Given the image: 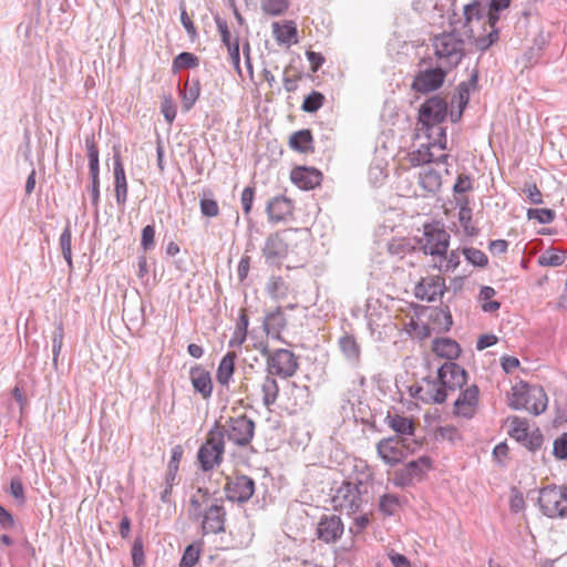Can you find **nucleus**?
Instances as JSON below:
<instances>
[{"label":"nucleus","instance_id":"5701e85b","mask_svg":"<svg viewBox=\"0 0 567 567\" xmlns=\"http://www.w3.org/2000/svg\"><path fill=\"white\" fill-rule=\"evenodd\" d=\"M292 203L285 196H276L267 205V214L271 221H281L292 214Z\"/></svg>","mask_w":567,"mask_h":567},{"label":"nucleus","instance_id":"4d7b16f0","mask_svg":"<svg viewBox=\"0 0 567 567\" xmlns=\"http://www.w3.org/2000/svg\"><path fill=\"white\" fill-rule=\"evenodd\" d=\"M63 336H64L63 327L60 323L56 327V329H55V331L53 333V337H52V353H53V363L54 364H56L59 354H60L61 349H62Z\"/></svg>","mask_w":567,"mask_h":567},{"label":"nucleus","instance_id":"0e129e2a","mask_svg":"<svg viewBox=\"0 0 567 567\" xmlns=\"http://www.w3.org/2000/svg\"><path fill=\"white\" fill-rule=\"evenodd\" d=\"M161 111L167 123H173L176 117V106L171 97H165L162 102Z\"/></svg>","mask_w":567,"mask_h":567},{"label":"nucleus","instance_id":"f03ea898","mask_svg":"<svg viewBox=\"0 0 567 567\" xmlns=\"http://www.w3.org/2000/svg\"><path fill=\"white\" fill-rule=\"evenodd\" d=\"M447 114V103L444 99L432 96L426 100L419 111V131L431 133L433 138L445 141L446 128L442 125Z\"/></svg>","mask_w":567,"mask_h":567},{"label":"nucleus","instance_id":"b1692460","mask_svg":"<svg viewBox=\"0 0 567 567\" xmlns=\"http://www.w3.org/2000/svg\"><path fill=\"white\" fill-rule=\"evenodd\" d=\"M264 256L269 261H276L286 257L288 245L279 234L270 235L264 247Z\"/></svg>","mask_w":567,"mask_h":567},{"label":"nucleus","instance_id":"603ef678","mask_svg":"<svg viewBox=\"0 0 567 567\" xmlns=\"http://www.w3.org/2000/svg\"><path fill=\"white\" fill-rule=\"evenodd\" d=\"M463 254L466 260L473 266L485 267L488 262L487 256L480 249L476 248H465Z\"/></svg>","mask_w":567,"mask_h":567},{"label":"nucleus","instance_id":"774afa93","mask_svg":"<svg viewBox=\"0 0 567 567\" xmlns=\"http://www.w3.org/2000/svg\"><path fill=\"white\" fill-rule=\"evenodd\" d=\"M529 451H536L542 446L543 435L539 431H535L528 434V437L525 442H522Z\"/></svg>","mask_w":567,"mask_h":567},{"label":"nucleus","instance_id":"c85d7f7f","mask_svg":"<svg viewBox=\"0 0 567 567\" xmlns=\"http://www.w3.org/2000/svg\"><path fill=\"white\" fill-rule=\"evenodd\" d=\"M200 93V84L198 80L186 81L184 85L179 89V94L182 97V105L184 111L188 112L199 97Z\"/></svg>","mask_w":567,"mask_h":567},{"label":"nucleus","instance_id":"37998d69","mask_svg":"<svg viewBox=\"0 0 567 567\" xmlns=\"http://www.w3.org/2000/svg\"><path fill=\"white\" fill-rule=\"evenodd\" d=\"M431 146L421 144L420 147L409 154V162L413 166L431 164Z\"/></svg>","mask_w":567,"mask_h":567},{"label":"nucleus","instance_id":"8fccbe9b","mask_svg":"<svg viewBox=\"0 0 567 567\" xmlns=\"http://www.w3.org/2000/svg\"><path fill=\"white\" fill-rule=\"evenodd\" d=\"M324 96L317 91H312L303 100L301 109L308 113L317 112L323 104Z\"/></svg>","mask_w":567,"mask_h":567},{"label":"nucleus","instance_id":"aec40b11","mask_svg":"<svg viewBox=\"0 0 567 567\" xmlns=\"http://www.w3.org/2000/svg\"><path fill=\"white\" fill-rule=\"evenodd\" d=\"M114 193L116 204L124 207L127 200V181L125 169L118 154L113 156Z\"/></svg>","mask_w":567,"mask_h":567},{"label":"nucleus","instance_id":"bf43d9fd","mask_svg":"<svg viewBox=\"0 0 567 567\" xmlns=\"http://www.w3.org/2000/svg\"><path fill=\"white\" fill-rule=\"evenodd\" d=\"M10 494L19 505H23L25 503L24 487L20 478L11 480Z\"/></svg>","mask_w":567,"mask_h":567},{"label":"nucleus","instance_id":"a211bd4d","mask_svg":"<svg viewBox=\"0 0 567 567\" xmlns=\"http://www.w3.org/2000/svg\"><path fill=\"white\" fill-rule=\"evenodd\" d=\"M189 380L196 393L207 400L213 394V380L210 372L203 365L196 364L189 370Z\"/></svg>","mask_w":567,"mask_h":567},{"label":"nucleus","instance_id":"9d476101","mask_svg":"<svg viewBox=\"0 0 567 567\" xmlns=\"http://www.w3.org/2000/svg\"><path fill=\"white\" fill-rule=\"evenodd\" d=\"M267 369L269 374H276L284 379L290 378L298 369L297 358L288 349H277L268 353Z\"/></svg>","mask_w":567,"mask_h":567},{"label":"nucleus","instance_id":"393cba45","mask_svg":"<svg viewBox=\"0 0 567 567\" xmlns=\"http://www.w3.org/2000/svg\"><path fill=\"white\" fill-rule=\"evenodd\" d=\"M339 348L344 359L353 367H358L361 359V347L352 334H343L339 339Z\"/></svg>","mask_w":567,"mask_h":567},{"label":"nucleus","instance_id":"49530a36","mask_svg":"<svg viewBox=\"0 0 567 567\" xmlns=\"http://www.w3.org/2000/svg\"><path fill=\"white\" fill-rule=\"evenodd\" d=\"M266 289L274 299H282L287 295V286L281 277H271L267 282Z\"/></svg>","mask_w":567,"mask_h":567},{"label":"nucleus","instance_id":"2f4dec72","mask_svg":"<svg viewBox=\"0 0 567 567\" xmlns=\"http://www.w3.org/2000/svg\"><path fill=\"white\" fill-rule=\"evenodd\" d=\"M262 403L266 408L274 405L278 399L279 386L272 374L267 375L261 383Z\"/></svg>","mask_w":567,"mask_h":567},{"label":"nucleus","instance_id":"f704fd0d","mask_svg":"<svg viewBox=\"0 0 567 567\" xmlns=\"http://www.w3.org/2000/svg\"><path fill=\"white\" fill-rule=\"evenodd\" d=\"M311 143L312 136L308 130L295 132L289 140L290 147L301 153L307 152L311 147Z\"/></svg>","mask_w":567,"mask_h":567},{"label":"nucleus","instance_id":"9b49d317","mask_svg":"<svg viewBox=\"0 0 567 567\" xmlns=\"http://www.w3.org/2000/svg\"><path fill=\"white\" fill-rule=\"evenodd\" d=\"M85 148L89 159V171L91 177V203L95 210H99L100 204V161L99 148L95 144L94 135L91 134L85 137Z\"/></svg>","mask_w":567,"mask_h":567},{"label":"nucleus","instance_id":"2eb2a0df","mask_svg":"<svg viewBox=\"0 0 567 567\" xmlns=\"http://www.w3.org/2000/svg\"><path fill=\"white\" fill-rule=\"evenodd\" d=\"M226 512L218 499L212 502L205 509L200 518L204 534H219L225 530Z\"/></svg>","mask_w":567,"mask_h":567},{"label":"nucleus","instance_id":"7ed1b4c3","mask_svg":"<svg viewBox=\"0 0 567 567\" xmlns=\"http://www.w3.org/2000/svg\"><path fill=\"white\" fill-rule=\"evenodd\" d=\"M368 493L367 484L362 481H348L337 489L332 496L334 509L348 515L361 511L362 505L367 503L364 495Z\"/></svg>","mask_w":567,"mask_h":567},{"label":"nucleus","instance_id":"72a5a7b5","mask_svg":"<svg viewBox=\"0 0 567 567\" xmlns=\"http://www.w3.org/2000/svg\"><path fill=\"white\" fill-rule=\"evenodd\" d=\"M427 138V146H431V163L435 164H445L447 162L449 155L444 153L446 150V142L447 138L445 137V141H437L436 138H433L431 133H424Z\"/></svg>","mask_w":567,"mask_h":567},{"label":"nucleus","instance_id":"c756f323","mask_svg":"<svg viewBox=\"0 0 567 567\" xmlns=\"http://www.w3.org/2000/svg\"><path fill=\"white\" fill-rule=\"evenodd\" d=\"M287 322L281 308L266 315L264 320V328L268 334L279 337L280 332L285 329Z\"/></svg>","mask_w":567,"mask_h":567},{"label":"nucleus","instance_id":"6ab92c4d","mask_svg":"<svg viewBox=\"0 0 567 567\" xmlns=\"http://www.w3.org/2000/svg\"><path fill=\"white\" fill-rule=\"evenodd\" d=\"M343 534V524L341 518L337 515H329L321 517L317 535L318 538L324 543H333L339 539Z\"/></svg>","mask_w":567,"mask_h":567},{"label":"nucleus","instance_id":"20e7f679","mask_svg":"<svg viewBox=\"0 0 567 567\" xmlns=\"http://www.w3.org/2000/svg\"><path fill=\"white\" fill-rule=\"evenodd\" d=\"M547 395L543 388L527 384L515 385L509 396V406L514 410H526L539 415L547 408Z\"/></svg>","mask_w":567,"mask_h":567},{"label":"nucleus","instance_id":"473e14b6","mask_svg":"<svg viewBox=\"0 0 567 567\" xmlns=\"http://www.w3.org/2000/svg\"><path fill=\"white\" fill-rule=\"evenodd\" d=\"M420 185L429 193H435L442 184L441 174L433 168H424L419 176Z\"/></svg>","mask_w":567,"mask_h":567},{"label":"nucleus","instance_id":"c03bdc74","mask_svg":"<svg viewBox=\"0 0 567 567\" xmlns=\"http://www.w3.org/2000/svg\"><path fill=\"white\" fill-rule=\"evenodd\" d=\"M72 230L70 224H66L63 231L60 235V247L63 258L69 266H72Z\"/></svg>","mask_w":567,"mask_h":567},{"label":"nucleus","instance_id":"39448f33","mask_svg":"<svg viewBox=\"0 0 567 567\" xmlns=\"http://www.w3.org/2000/svg\"><path fill=\"white\" fill-rule=\"evenodd\" d=\"M225 440L221 439L219 423L210 427L205 442L197 452V460L200 468L208 472L219 466L224 460Z\"/></svg>","mask_w":567,"mask_h":567},{"label":"nucleus","instance_id":"6e6d98bb","mask_svg":"<svg viewBox=\"0 0 567 567\" xmlns=\"http://www.w3.org/2000/svg\"><path fill=\"white\" fill-rule=\"evenodd\" d=\"M200 213L205 217H216L219 214V207L213 198H202L199 202Z\"/></svg>","mask_w":567,"mask_h":567},{"label":"nucleus","instance_id":"bb28decb","mask_svg":"<svg viewBox=\"0 0 567 567\" xmlns=\"http://www.w3.org/2000/svg\"><path fill=\"white\" fill-rule=\"evenodd\" d=\"M272 34L278 43L291 44L297 43V27L293 21H285L284 24L279 22L272 23Z\"/></svg>","mask_w":567,"mask_h":567},{"label":"nucleus","instance_id":"e2e57ef3","mask_svg":"<svg viewBox=\"0 0 567 567\" xmlns=\"http://www.w3.org/2000/svg\"><path fill=\"white\" fill-rule=\"evenodd\" d=\"M254 197L255 189L250 186L245 187L240 197V203L245 215H249V213L251 212Z\"/></svg>","mask_w":567,"mask_h":567},{"label":"nucleus","instance_id":"f3484780","mask_svg":"<svg viewBox=\"0 0 567 567\" xmlns=\"http://www.w3.org/2000/svg\"><path fill=\"white\" fill-rule=\"evenodd\" d=\"M445 280L441 276L423 278L414 288V295L422 301L432 302L441 298L445 292Z\"/></svg>","mask_w":567,"mask_h":567},{"label":"nucleus","instance_id":"58836bf2","mask_svg":"<svg viewBox=\"0 0 567 567\" xmlns=\"http://www.w3.org/2000/svg\"><path fill=\"white\" fill-rule=\"evenodd\" d=\"M260 8L270 17H279L288 10L289 0H260Z\"/></svg>","mask_w":567,"mask_h":567},{"label":"nucleus","instance_id":"a878e982","mask_svg":"<svg viewBox=\"0 0 567 567\" xmlns=\"http://www.w3.org/2000/svg\"><path fill=\"white\" fill-rule=\"evenodd\" d=\"M432 351L439 357L452 361L460 357L462 349L460 344L453 339L436 338L432 342Z\"/></svg>","mask_w":567,"mask_h":567},{"label":"nucleus","instance_id":"ea45409f","mask_svg":"<svg viewBox=\"0 0 567 567\" xmlns=\"http://www.w3.org/2000/svg\"><path fill=\"white\" fill-rule=\"evenodd\" d=\"M401 502L395 494H383L379 501V511L385 516H392L400 508Z\"/></svg>","mask_w":567,"mask_h":567},{"label":"nucleus","instance_id":"ddd939ff","mask_svg":"<svg viewBox=\"0 0 567 567\" xmlns=\"http://www.w3.org/2000/svg\"><path fill=\"white\" fill-rule=\"evenodd\" d=\"M431 460L426 456H421L417 460L409 462L404 467L394 473L393 483L396 486H409L414 481H420L425 471L430 470Z\"/></svg>","mask_w":567,"mask_h":567},{"label":"nucleus","instance_id":"5fc2aeb1","mask_svg":"<svg viewBox=\"0 0 567 567\" xmlns=\"http://www.w3.org/2000/svg\"><path fill=\"white\" fill-rule=\"evenodd\" d=\"M553 454L557 460L567 458V432L563 433L554 441Z\"/></svg>","mask_w":567,"mask_h":567},{"label":"nucleus","instance_id":"7c9ffc66","mask_svg":"<svg viewBox=\"0 0 567 567\" xmlns=\"http://www.w3.org/2000/svg\"><path fill=\"white\" fill-rule=\"evenodd\" d=\"M209 492L205 488H198L196 493L190 497L189 517L192 519H199L204 513L203 505L206 507L209 505Z\"/></svg>","mask_w":567,"mask_h":567},{"label":"nucleus","instance_id":"4be33fe9","mask_svg":"<svg viewBox=\"0 0 567 567\" xmlns=\"http://www.w3.org/2000/svg\"><path fill=\"white\" fill-rule=\"evenodd\" d=\"M379 456L389 465H395L401 462L403 451L395 439L381 440L377 445Z\"/></svg>","mask_w":567,"mask_h":567},{"label":"nucleus","instance_id":"dca6fc26","mask_svg":"<svg viewBox=\"0 0 567 567\" xmlns=\"http://www.w3.org/2000/svg\"><path fill=\"white\" fill-rule=\"evenodd\" d=\"M480 390L478 386L472 384L465 390L461 391L458 398L454 402V413L464 419H472L478 406Z\"/></svg>","mask_w":567,"mask_h":567},{"label":"nucleus","instance_id":"de8ad7c7","mask_svg":"<svg viewBox=\"0 0 567 567\" xmlns=\"http://www.w3.org/2000/svg\"><path fill=\"white\" fill-rule=\"evenodd\" d=\"M458 220L467 235L473 236L476 234V229L472 225V209L468 207L467 200H465L460 207Z\"/></svg>","mask_w":567,"mask_h":567},{"label":"nucleus","instance_id":"69168bd1","mask_svg":"<svg viewBox=\"0 0 567 567\" xmlns=\"http://www.w3.org/2000/svg\"><path fill=\"white\" fill-rule=\"evenodd\" d=\"M492 28H494V24L492 25ZM498 39V31L496 29H492L487 35L485 37H482V38H478L476 40V47L481 50V51H485L487 50L494 42H496V40Z\"/></svg>","mask_w":567,"mask_h":567},{"label":"nucleus","instance_id":"a18cd8bd","mask_svg":"<svg viewBox=\"0 0 567 567\" xmlns=\"http://www.w3.org/2000/svg\"><path fill=\"white\" fill-rule=\"evenodd\" d=\"M485 16L488 17V11L482 6L480 1H473L464 7V17L466 23H472L474 20L480 21Z\"/></svg>","mask_w":567,"mask_h":567},{"label":"nucleus","instance_id":"f257e3e1","mask_svg":"<svg viewBox=\"0 0 567 567\" xmlns=\"http://www.w3.org/2000/svg\"><path fill=\"white\" fill-rule=\"evenodd\" d=\"M437 380L424 379L425 386L417 389V398L422 401L443 403L447 396V390L462 389L467 382V372L460 364L449 361L437 370Z\"/></svg>","mask_w":567,"mask_h":567},{"label":"nucleus","instance_id":"13d9d810","mask_svg":"<svg viewBox=\"0 0 567 567\" xmlns=\"http://www.w3.org/2000/svg\"><path fill=\"white\" fill-rule=\"evenodd\" d=\"M511 0H492L488 8V23L495 24L498 20L497 12L506 9L509 6Z\"/></svg>","mask_w":567,"mask_h":567},{"label":"nucleus","instance_id":"338daca9","mask_svg":"<svg viewBox=\"0 0 567 567\" xmlns=\"http://www.w3.org/2000/svg\"><path fill=\"white\" fill-rule=\"evenodd\" d=\"M523 192L526 194V197L530 204L539 205L543 203V195L536 184L526 185Z\"/></svg>","mask_w":567,"mask_h":567},{"label":"nucleus","instance_id":"4c0bfd02","mask_svg":"<svg viewBox=\"0 0 567 567\" xmlns=\"http://www.w3.org/2000/svg\"><path fill=\"white\" fill-rule=\"evenodd\" d=\"M509 435L517 442H525L528 437V422L525 419L513 416L509 419Z\"/></svg>","mask_w":567,"mask_h":567},{"label":"nucleus","instance_id":"052dcab7","mask_svg":"<svg viewBox=\"0 0 567 567\" xmlns=\"http://www.w3.org/2000/svg\"><path fill=\"white\" fill-rule=\"evenodd\" d=\"M155 228L153 225H147L142 229L141 246L146 251L154 247Z\"/></svg>","mask_w":567,"mask_h":567},{"label":"nucleus","instance_id":"6e6552de","mask_svg":"<svg viewBox=\"0 0 567 567\" xmlns=\"http://www.w3.org/2000/svg\"><path fill=\"white\" fill-rule=\"evenodd\" d=\"M256 423L247 415H238L229 417L224 425L219 424L221 439L225 436L229 442L239 446L246 447L250 444L255 435Z\"/></svg>","mask_w":567,"mask_h":567},{"label":"nucleus","instance_id":"4468645a","mask_svg":"<svg viewBox=\"0 0 567 567\" xmlns=\"http://www.w3.org/2000/svg\"><path fill=\"white\" fill-rule=\"evenodd\" d=\"M225 493L231 502L246 503L255 493V482L247 475H237L234 478H228Z\"/></svg>","mask_w":567,"mask_h":567},{"label":"nucleus","instance_id":"79ce46f5","mask_svg":"<svg viewBox=\"0 0 567 567\" xmlns=\"http://www.w3.org/2000/svg\"><path fill=\"white\" fill-rule=\"evenodd\" d=\"M199 65V59L190 52H182L173 60L172 69L177 72L182 69H195Z\"/></svg>","mask_w":567,"mask_h":567},{"label":"nucleus","instance_id":"0eeeda50","mask_svg":"<svg viewBox=\"0 0 567 567\" xmlns=\"http://www.w3.org/2000/svg\"><path fill=\"white\" fill-rule=\"evenodd\" d=\"M434 52L442 64L456 66L464 56L465 43L456 33H442L433 40Z\"/></svg>","mask_w":567,"mask_h":567},{"label":"nucleus","instance_id":"09e8293b","mask_svg":"<svg viewBox=\"0 0 567 567\" xmlns=\"http://www.w3.org/2000/svg\"><path fill=\"white\" fill-rule=\"evenodd\" d=\"M527 217L537 220L539 224H550L554 221L556 213L549 208H529Z\"/></svg>","mask_w":567,"mask_h":567},{"label":"nucleus","instance_id":"cd10ccee","mask_svg":"<svg viewBox=\"0 0 567 567\" xmlns=\"http://www.w3.org/2000/svg\"><path fill=\"white\" fill-rule=\"evenodd\" d=\"M236 357L235 352H227L218 364L216 379L223 386H228L233 379Z\"/></svg>","mask_w":567,"mask_h":567},{"label":"nucleus","instance_id":"423d86ee","mask_svg":"<svg viewBox=\"0 0 567 567\" xmlns=\"http://www.w3.org/2000/svg\"><path fill=\"white\" fill-rule=\"evenodd\" d=\"M540 512L548 518L567 519V487L549 485L539 491Z\"/></svg>","mask_w":567,"mask_h":567},{"label":"nucleus","instance_id":"680f3d73","mask_svg":"<svg viewBox=\"0 0 567 567\" xmlns=\"http://www.w3.org/2000/svg\"><path fill=\"white\" fill-rule=\"evenodd\" d=\"M132 561L134 567H140L144 564V547L141 538H136L133 543Z\"/></svg>","mask_w":567,"mask_h":567},{"label":"nucleus","instance_id":"864d4df0","mask_svg":"<svg viewBox=\"0 0 567 567\" xmlns=\"http://www.w3.org/2000/svg\"><path fill=\"white\" fill-rule=\"evenodd\" d=\"M440 258L437 268L442 271H453L460 265V254L455 250H452L449 256L443 255Z\"/></svg>","mask_w":567,"mask_h":567},{"label":"nucleus","instance_id":"a19ab883","mask_svg":"<svg viewBox=\"0 0 567 567\" xmlns=\"http://www.w3.org/2000/svg\"><path fill=\"white\" fill-rule=\"evenodd\" d=\"M183 453L184 451L181 445H176L172 449V456L165 475V483H175Z\"/></svg>","mask_w":567,"mask_h":567},{"label":"nucleus","instance_id":"3c124183","mask_svg":"<svg viewBox=\"0 0 567 567\" xmlns=\"http://www.w3.org/2000/svg\"><path fill=\"white\" fill-rule=\"evenodd\" d=\"M200 548L195 544L188 545L182 556L179 567H193L199 559Z\"/></svg>","mask_w":567,"mask_h":567},{"label":"nucleus","instance_id":"1a4fd4ad","mask_svg":"<svg viewBox=\"0 0 567 567\" xmlns=\"http://www.w3.org/2000/svg\"><path fill=\"white\" fill-rule=\"evenodd\" d=\"M449 244L450 234L433 225H425L423 235L419 239V245L424 254L439 257L446 255Z\"/></svg>","mask_w":567,"mask_h":567},{"label":"nucleus","instance_id":"c9c22d12","mask_svg":"<svg viewBox=\"0 0 567 567\" xmlns=\"http://www.w3.org/2000/svg\"><path fill=\"white\" fill-rule=\"evenodd\" d=\"M390 427L398 434H413L414 425L411 419L399 414L388 415Z\"/></svg>","mask_w":567,"mask_h":567},{"label":"nucleus","instance_id":"f8f14e48","mask_svg":"<svg viewBox=\"0 0 567 567\" xmlns=\"http://www.w3.org/2000/svg\"><path fill=\"white\" fill-rule=\"evenodd\" d=\"M445 76L446 71L442 66L420 70L413 80L412 89L422 94L436 91L443 85Z\"/></svg>","mask_w":567,"mask_h":567},{"label":"nucleus","instance_id":"412c9836","mask_svg":"<svg viewBox=\"0 0 567 567\" xmlns=\"http://www.w3.org/2000/svg\"><path fill=\"white\" fill-rule=\"evenodd\" d=\"M291 182L301 189H313L321 183V173L315 168L296 167L291 171Z\"/></svg>","mask_w":567,"mask_h":567},{"label":"nucleus","instance_id":"e433bc0d","mask_svg":"<svg viewBox=\"0 0 567 567\" xmlns=\"http://www.w3.org/2000/svg\"><path fill=\"white\" fill-rule=\"evenodd\" d=\"M566 254L563 250L550 248L544 251L539 258L538 264L545 267H558L565 262Z\"/></svg>","mask_w":567,"mask_h":567}]
</instances>
